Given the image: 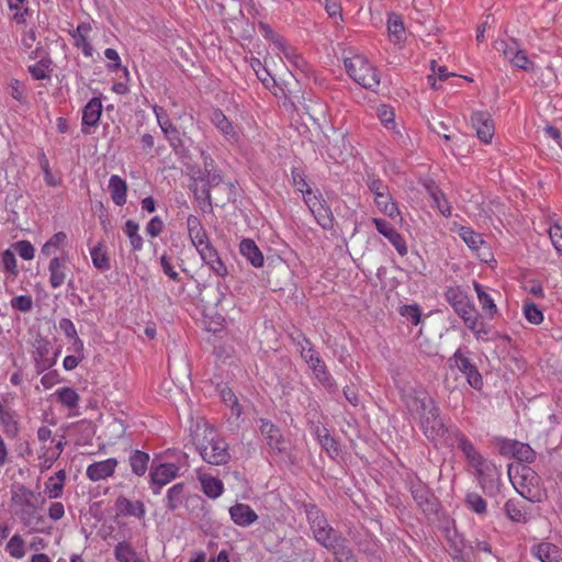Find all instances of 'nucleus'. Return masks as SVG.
I'll use <instances>...</instances> for the list:
<instances>
[{"label":"nucleus","mask_w":562,"mask_h":562,"mask_svg":"<svg viewBox=\"0 0 562 562\" xmlns=\"http://www.w3.org/2000/svg\"><path fill=\"white\" fill-rule=\"evenodd\" d=\"M524 314L526 319L533 325H539L543 321L542 311L532 302L524 304Z\"/></svg>","instance_id":"5fc2aeb1"},{"label":"nucleus","mask_w":562,"mask_h":562,"mask_svg":"<svg viewBox=\"0 0 562 562\" xmlns=\"http://www.w3.org/2000/svg\"><path fill=\"white\" fill-rule=\"evenodd\" d=\"M102 113V102L99 98H92L82 110V132L89 134L90 132L85 126H97Z\"/></svg>","instance_id":"a878e982"},{"label":"nucleus","mask_w":562,"mask_h":562,"mask_svg":"<svg viewBox=\"0 0 562 562\" xmlns=\"http://www.w3.org/2000/svg\"><path fill=\"white\" fill-rule=\"evenodd\" d=\"M411 493L415 503L423 510V513L429 515L437 512V498L434 496L430 488L423 482H413L411 485Z\"/></svg>","instance_id":"4468645a"},{"label":"nucleus","mask_w":562,"mask_h":562,"mask_svg":"<svg viewBox=\"0 0 562 562\" xmlns=\"http://www.w3.org/2000/svg\"><path fill=\"white\" fill-rule=\"evenodd\" d=\"M11 306L21 312H30L33 307V300L30 295H19L11 300Z\"/></svg>","instance_id":"338daca9"},{"label":"nucleus","mask_w":562,"mask_h":562,"mask_svg":"<svg viewBox=\"0 0 562 562\" xmlns=\"http://www.w3.org/2000/svg\"><path fill=\"white\" fill-rule=\"evenodd\" d=\"M378 117L386 128H393L395 126L393 109L386 104H382L378 108Z\"/></svg>","instance_id":"e2e57ef3"},{"label":"nucleus","mask_w":562,"mask_h":562,"mask_svg":"<svg viewBox=\"0 0 562 562\" xmlns=\"http://www.w3.org/2000/svg\"><path fill=\"white\" fill-rule=\"evenodd\" d=\"M52 65L53 61L48 56H42L37 63L30 65L27 70L34 80L49 79L53 71Z\"/></svg>","instance_id":"c9c22d12"},{"label":"nucleus","mask_w":562,"mask_h":562,"mask_svg":"<svg viewBox=\"0 0 562 562\" xmlns=\"http://www.w3.org/2000/svg\"><path fill=\"white\" fill-rule=\"evenodd\" d=\"M202 261L210 267V269L218 277L225 278L228 274L226 265L220 258L218 252L215 248L206 251L200 256Z\"/></svg>","instance_id":"72a5a7b5"},{"label":"nucleus","mask_w":562,"mask_h":562,"mask_svg":"<svg viewBox=\"0 0 562 562\" xmlns=\"http://www.w3.org/2000/svg\"><path fill=\"white\" fill-rule=\"evenodd\" d=\"M321 446L331 457L338 456L339 449L337 441L328 434L327 429H317L316 431Z\"/></svg>","instance_id":"3c124183"},{"label":"nucleus","mask_w":562,"mask_h":562,"mask_svg":"<svg viewBox=\"0 0 562 562\" xmlns=\"http://www.w3.org/2000/svg\"><path fill=\"white\" fill-rule=\"evenodd\" d=\"M1 263L4 271L9 272L12 277L19 273L16 266V258L12 250L5 249L1 255Z\"/></svg>","instance_id":"6e6d98bb"},{"label":"nucleus","mask_w":562,"mask_h":562,"mask_svg":"<svg viewBox=\"0 0 562 562\" xmlns=\"http://www.w3.org/2000/svg\"><path fill=\"white\" fill-rule=\"evenodd\" d=\"M512 65L525 71H532L535 64L528 58L524 49L516 52L512 57Z\"/></svg>","instance_id":"bf43d9fd"},{"label":"nucleus","mask_w":562,"mask_h":562,"mask_svg":"<svg viewBox=\"0 0 562 562\" xmlns=\"http://www.w3.org/2000/svg\"><path fill=\"white\" fill-rule=\"evenodd\" d=\"M13 247L24 260H32L34 258L35 249L29 240L16 241Z\"/></svg>","instance_id":"69168bd1"},{"label":"nucleus","mask_w":562,"mask_h":562,"mask_svg":"<svg viewBox=\"0 0 562 562\" xmlns=\"http://www.w3.org/2000/svg\"><path fill=\"white\" fill-rule=\"evenodd\" d=\"M187 227L190 240L200 256L214 248L209 239L205 228L203 227L198 216L189 215L187 217Z\"/></svg>","instance_id":"f8f14e48"},{"label":"nucleus","mask_w":562,"mask_h":562,"mask_svg":"<svg viewBox=\"0 0 562 562\" xmlns=\"http://www.w3.org/2000/svg\"><path fill=\"white\" fill-rule=\"evenodd\" d=\"M451 436L454 438L458 449L461 450L470 467L477 465L480 461L485 459L459 429H452Z\"/></svg>","instance_id":"412c9836"},{"label":"nucleus","mask_w":562,"mask_h":562,"mask_svg":"<svg viewBox=\"0 0 562 562\" xmlns=\"http://www.w3.org/2000/svg\"><path fill=\"white\" fill-rule=\"evenodd\" d=\"M45 502L41 493H35L23 484L13 486L11 491V506L14 516L21 525L29 529V533L52 535L53 526L42 513Z\"/></svg>","instance_id":"f257e3e1"},{"label":"nucleus","mask_w":562,"mask_h":562,"mask_svg":"<svg viewBox=\"0 0 562 562\" xmlns=\"http://www.w3.org/2000/svg\"><path fill=\"white\" fill-rule=\"evenodd\" d=\"M303 360L310 367L313 372L314 378L328 391L335 392L337 390V384L328 371L326 363L319 357L316 350H305L303 353Z\"/></svg>","instance_id":"6e6552de"},{"label":"nucleus","mask_w":562,"mask_h":562,"mask_svg":"<svg viewBox=\"0 0 562 562\" xmlns=\"http://www.w3.org/2000/svg\"><path fill=\"white\" fill-rule=\"evenodd\" d=\"M305 514L307 521L311 526L313 535L318 531V529L328 525L327 518L324 516L323 512L315 504H306L304 505Z\"/></svg>","instance_id":"f704fd0d"},{"label":"nucleus","mask_w":562,"mask_h":562,"mask_svg":"<svg viewBox=\"0 0 562 562\" xmlns=\"http://www.w3.org/2000/svg\"><path fill=\"white\" fill-rule=\"evenodd\" d=\"M91 31V25L89 23H80L76 30H74L70 35L74 38V45L77 48L82 50V54L86 57H91L93 55V47L88 41V35Z\"/></svg>","instance_id":"c85d7f7f"},{"label":"nucleus","mask_w":562,"mask_h":562,"mask_svg":"<svg viewBox=\"0 0 562 562\" xmlns=\"http://www.w3.org/2000/svg\"><path fill=\"white\" fill-rule=\"evenodd\" d=\"M349 77L361 87L374 90L380 85L378 70L360 54H353L344 58Z\"/></svg>","instance_id":"39448f33"},{"label":"nucleus","mask_w":562,"mask_h":562,"mask_svg":"<svg viewBox=\"0 0 562 562\" xmlns=\"http://www.w3.org/2000/svg\"><path fill=\"white\" fill-rule=\"evenodd\" d=\"M221 395H222L224 403L226 405L231 406L232 413L236 417H239L241 414V406L239 405L235 393L231 389L226 387V389L222 390Z\"/></svg>","instance_id":"4d7b16f0"},{"label":"nucleus","mask_w":562,"mask_h":562,"mask_svg":"<svg viewBox=\"0 0 562 562\" xmlns=\"http://www.w3.org/2000/svg\"><path fill=\"white\" fill-rule=\"evenodd\" d=\"M504 513L513 522L526 524L528 521V507L519 499H508L504 505Z\"/></svg>","instance_id":"c756f323"},{"label":"nucleus","mask_w":562,"mask_h":562,"mask_svg":"<svg viewBox=\"0 0 562 562\" xmlns=\"http://www.w3.org/2000/svg\"><path fill=\"white\" fill-rule=\"evenodd\" d=\"M149 462V454L140 451L134 450L130 456V465L132 472L138 476H142L146 473Z\"/></svg>","instance_id":"a19ab883"},{"label":"nucleus","mask_w":562,"mask_h":562,"mask_svg":"<svg viewBox=\"0 0 562 562\" xmlns=\"http://www.w3.org/2000/svg\"><path fill=\"white\" fill-rule=\"evenodd\" d=\"M9 87L10 94L14 100L19 101L20 103L26 102L25 88L21 81L18 79H12Z\"/></svg>","instance_id":"774afa93"},{"label":"nucleus","mask_w":562,"mask_h":562,"mask_svg":"<svg viewBox=\"0 0 562 562\" xmlns=\"http://www.w3.org/2000/svg\"><path fill=\"white\" fill-rule=\"evenodd\" d=\"M366 183L374 196L389 192V187L375 176H368Z\"/></svg>","instance_id":"0e129e2a"},{"label":"nucleus","mask_w":562,"mask_h":562,"mask_svg":"<svg viewBox=\"0 0 562 562\" xmlns=\"http://www.w3.org/2000/svg\"><path fill=\"white\" fill-rule=\"evenodd\" d=\"M0 423L3 426V430L8 437H16V435L19 434V423L14 412L10 409H4L0 405Z\"/></svg>","instance_id":"e433bc0d"},{"label":"nucleus","mask_w":562,"mask_h":562,"mask_svg":"<svg viewBox=\"0 0 562 562\" xmlns=\"http://www.w3.org/2000/svg\"><path fill=\"white\" fill-rule=\"evenodd\" d=\"M154 113L156 115L158 125L160 126L162 133L166 138L170 142L171 146H176V142H179V131L177 127L170 122L167 113L161 106H154Z\"/></svg>","instance_id":"cd10ccee"},{"label":"nucleus","mask_w":562,"mask_h":562,"mask_svg":"<svg viewBox=\"0 0 562 562\" xmlns=\"http://www.w3.org/2000/svg\"><path fill=\"white\" fill-rule=\"evenodd\" d=\"M471 123L479 139L485 144H490L495 134L492 116L487 112L476 111L471 115Z\"/></svg>","instance_id":"2eb2a0df"},{"label":"nucleus","mask_w":562,"mask_h":562,"mask_svg":"<svg viewBox=\"0 0 562 562\" xmlns=\"http://www.w3.org/2000/svg\"><path fill=\"white\" fill-rule=\"evenodd\" d=\"M66 479L67 474L65 470H59L47 479L44 491L48 498L58 499L63 496Z\"/></svg>","instance_id":"7c9ffc66"},{"label":"nucleus","mask_w":562,"mask_h":562,"mask_svg":"<svg viewBox=\"0 0 562 562\" xmlns=\"http://www.w3.org/2000/svg\"><path fill=\"white\" fill-rule=\"evenodd\" d=\"M117 516L143 518L146 509L140 501H131L124 496H120L115 501Z\"/></svg>","instance_id":"b1692460"},{"label":"nucleus","mask_w":562,"mask_h":562,"mask_svg":"<svg viewBox=\"0 0 562 562\" xmlns=\"http://www.w3.org/2000/svg\"><path fill=\"white\" fill-rule=\"evenodd\" d=\"M530 553L540 562H562V549L549 541L532 544Z\"/></svg>","instance_id":"6ab92c4d"},{"label":"nucleus","mask_w":562,"mask_h":562,"mask_svg":"<svg viewBox=\"0 0 562 562\" xmlns=\"http://www.w3.org/2000/svg\"><path fill=\"white\" fill-rule=\"evenodd\" d=\"M459 236L473 251H480L481 248L485 245V241L482 238L481 234L474 232L469 226H461L459 228Z\"/></svg>","instance_id":"4c0bfd02"},{"label":"nucleus","mask_w":562,"mask_h":562,"mask_svg":"<svg viewBox=\"0 0 562 562\" xmlns=\"http://www.w3.org/2000/svg\"><path fill=\"white\" fill-rule=\"evenodd\" d=\"M32 347V357L37 373H43L56 363L58 352L49 357L52 347L46 338L42 336L36 337Z\"/></svg>","instance_id":"9b49d317"},{"label":"nucleus","mask_w":562,"mask_h":562,"mask_svg":"<svg viewBox=\"0 0 562 562\" xmlns=\"http://www.w3.org/2000/svg\"><path fill=\"white\" fill-rule=\"evenodd\" d=\"M228 512L231 519L239 527H248L258 519L256 512L247 504L236 503Z\"/></svg>","instance_id":"5701e85b"},{"label":"nucleus","mask_w":562,"mask_h":562,"mask_svg":"<svg viewBox=\"0 0 562 562\" xmlns=\"http://www.w3.org/2000/svg\"><path fill=\"white\" fill-rule=\"evenodd\" d=\"M27 0H8V5L11 11H14L13 20L18 24H25L26 16L30 14V10L27 7H24V3Z\"/></svg>","instance_id":"864d4df0"},{"label":"nucleus","mask_w":562,"mask_h":562,"mask_svg":"<svg viewBox=\"0 0 562 562\" xmlns=\"http://www.w3.org/2000/svg\"><path fill=\"white\" fill-rule=\"evenodd\" d=\"M474 290L476 292L477 300L483 312L488 317L493 318L498 312L497 306L494 303V300L487 292L484 291L483 286L477 282H474Z\"/></svg>","instance_id":"58836bf2"},{"label":"nucleus","mask_w":562,"mask_h":562,"mask_svg":"<svg viewBox=\"0 0 562 562\" xmlns=\"http://www.w3.org/2000/svg\"><path fill=\"white\" fill-rule=\"evenodd\" d=\"M443 296L473 335L485 339L488 330L467 291L460 285H451L445 290Z\"/></svg>","instance_id":"20e7f679"},{"label":"nucleus","mask_w":562,"mask_h":562,"mask_svg":"<svg viewBox=\"0 0 562 562\" xmlns=\"http://www.w3.org/2000/svg\"><path fill=\"white\" fill-rule=\"evenodd\" d=\"M501 453L528 463L533 462L536 459V452L529 445L510 439H504L502 441Z\"/></svg>","instance_id":"f3484780"},{"label":"nucleus","mask_w":562,"mask_h":562,"mask_svg":"<svg viewBox=\"0 0 562 562\" xmlns=\"http://www.w3.org/2000/svg\"><path fill=\"white\" fill-rule=\"evenodd\" d=\"M330 552L334 554L337 562H357V558L346 538L336 544Z\"/></svg>","instance_id":"de8ad7c7"},{"label":"nucleus","mask_w":562,"mask_h":562,"mask_svg":"<svg viewBox=\"0 0 562 562\" xmlns=\"http://www.w3.org/2000/svg\"><path fill=\"white\" fill-rule=\"evenodd\" d=\"M456 364L458 369L467 376L468 383L475 390H480L483 385L482 375L471 360L462 356L459 351L454 353Z\"/></svg>","instance_id":"4be33fe9"},{"label":"nucleus","mask_w":562,"mask_h":562,"mask_svg":"<svg viewBox=\"0 0 562 562\" xmlns=\"http://www.w3.org/2000/svg\"><path fill=\"white\" fill-rule=\"evenodd\" d=\"M400 314L415 326L418 325L420 322L422 312L419 306L416 304L401 306Z\"/></svg>","instance_id":"052dcab7"},{"label":"nucleus","mask_w":562,"mask_h":562,"mask_svg":"<svg viewBox=\"0 0 562 562\" xmlns=\"http://www.w3.org/2000/svg\"><path fill=\"white\" fill-rule=\"evenodd\" d=\"M67 262L65 259L54 257L48 263L49 284L53 289L60 288L67 278Z\"/></svg>","instance_id":"bb28decb"},{"label":"nucleus","mask_w":562,"mask_h":562,"mask_svg":"<svg viewBox=\"0 0 562 562\" xmlns=\"http://www.w3.org/2000/svg\"><path fill=\"white\" fill-rule=\"evenodd\" d=\"M114 555L119 562H143L140 555L126 541L119 542L115 546Z\"/></svg>","instance_id":"ea45409f"},{"label":"nucleus","mask_w":562,"mask_h":562,"mask_svg":"<svg viewBox=\"0 0 562 562\" xmlns=\"http://www.w3.org/2000/svg\"><path fill=\"white\" fill-rule=\"evenodd\" d=\"M93 266L101 271H106L111 268L110 258L102 243H99L90 250Z\"/></svg>","instance_id":"37998d69"},{"label":"nucleus","mask_w":562,"mask_h":562,"mask_svg":"<svg viewBox=\"0 0 562 562\" xmlns=\"http://www.w3.org/2000/svg\"><path fill=\"white\" fill-rule=\"evenodd\" d=\"M139 226L136 222L127 220L124 226V233L128 236L131 246L134 250H140L143 247V238L138 234Z\"/></svg>","instance_id":"603ef678"},{"label":"nucleus","mask_w":562,"mask_h":562,"mask_svg":"<svg viewBox=\"0 0 562 562\" xmlns=\"http://www.w3.org/2000/svg\"><path fill=\"white\" fill-rule=\"evenodd\" d=\"M210 121L227 143L232 145H238L240 143L241 128L229 121L222 110L213 109L210 113Z\"/></svg>","instance_id":"9d476101"},{"label":"nucleus","mask_w":562,"mask_h":562,"mask_svg":"<svg viewBox=\"0 0 562 562\" xmlns=\"http://www.w3.org/2000/svg\"><path fill=\"white\" fill-rule=\"evenodd\" d=\"M464 504L468 509L476 515H485L487 513L486 501L476 492H469L465 495Z\"/></svg>","instance_id":"a18cd8bd"},{"label":"nucleus","mask_w":562,"mask_h":562,"mask_svg":"<svg viewBox=\"0 0 562 562\" xmlns=\"http://www.w3.org/2000/svg\"><path fill=\"white\" fill-rule=\"evenodd\" d=\"M179 467L175 463H160L157 467H151L150 470V486L154 494H159L160 490L177 477Z\"/></svg>","instance_id":"ddd939ff"},{"label":"nucleus","mask_w":562,"mask_h":562,"mask_svg":"<svg viewBox=\"0 0 562 562\" xmlns=\"http://www.w3.org/2000/svg\"><path fill=\"white\" fill-rule=\"evenodd\" d=\"M239 252L254 268L263 267V263H265L263 255L252 239H250V238L241 239V241L239 244Z\"/></svg>","instance_id":"393cba45"},{"label":"nucleus","mask_w":562,"mask_h":562,"mask_svg":"<svg viewBox=\"0 0 562 562\" xmlns=\"http://www.w3.org/2000/svg\"><path fill=\"white\" fill-rule=\"evenodd\" d=\"M183 490H184L183 483H178V484H175L173 486H171L167 491L166 507L169 510H175L180 506V504L182 503V498H183Z\"/></svg>","instance_id":"8fccbe9b"},{"label":"nucleus","mask_w":562,"mask_h":562,"mask_svg":"<svg viewBox=\"0 0 562 562\" xmlns=\"http://www.w3.org/2000/svg\"><path fill=\"white\" fill-rule=\"evenodd\" d=\"M376 231L383 235L396 249L400 256L407 254V245L403 236L394 228L392 224L383 218H372Z\"/></svg>","instance_id":"dca6fc26"},{"label":"nucleus","mask_w":562,"mask_h":562,"mask_svg":"<svg viewBox=\"0 0 562 562\" xmlns=\"http://www.w3.org/2000/svg\"><path fill=\"white\" fill-rule=\"evenodd\" d=\"M508 473L517 493L529 502L540 501V492L537 488L539 477L531 468L521 465L514 476H512L510 471Z\"/></svg>","instance_id":"0eeeda50"},{"label":"nucleus","mask_w":562,"mask_h":562,"mask_svg":"<svg viewBox=\"0 0 562 562\" xmlns=\"http://www.w3.org/2000/svg\"><path fill=\"white\" fill-rule=\"evenodd\" d=\"M109 191L113 202L117 206H122L126 203L127 184L120 176L113 175L110 177Z\"/></svg>","instance_id":"2f4dec72"},{"label":"nucleus","mask_w":562,"mask_h":562,"mask_svg":"<svg viewBox=\"0 0 562 562\" xmlns=\"http://www.w3.org/2000/svg\"><path fill=\"white\" fill-rule=\"evenodd\" d=\"M55 396L57 397L58 402L64 405L65 407L72 409L78 406L79 403V395L78 393L71 389V387H60L55 392Z\"/></svg>","instance_id":"49530a36"},{"label":"nucleus","mask_w":562,"mask_h":562,"mask_svg":"<svg viewBox=\"0 0 562 562\" xmlns=\"http://www.w3.org/2000/svg\"><path fill=\"white\" fill-rule=\"evenodd\" d=\"M117 463L119 462L115 458H109L103 461L94 462L88 465L86 475L93 482L106 480L114 474Z\"/></svg>","instance_id":"aec40b11"},{"label":"nucleus","mask_w":562,"mask_h":562,"mask_svg":"<svg viewBox=\"0 0 562 562\" xmlns=\"http://www.w3.org/2000/svg\"><path fill=\"white\" fill-rule=\"evenodd\" d=\"M260 432L271 450L282 453L285 450V440L280 429L269 420L261 419Z\"/></svg>","instance_id":"a211bd4d"},{"label":"nucleus","mask_w":562,"mask_h":562,"mask_svg":"<svg viewBox=\"0 0 562 562\" xmlns=\"http://www.w3.org/2000/svg\"><path fill=\"white\" fill-rule=\"evenodd\" d=\"M481 490L488 496H495L501 490L502 472L496 464L487 459H483L477 465L472 467Z\"/></svg>","instance_id":"423d86ee"},{"label":"nucleus","mask_w":562,"mask_h":562,"mask_svg":"<svg viewBox=\"0 0 562 562\" xmlns=\"http://www.w3.org/2000/svg\"><path fill=\"white\" fill-rule=\"evenodd\" d=\"M405 404L409 413L418 418L424 435L430 440L442 438L448 429L446 428L439 407L424 390H413L405 395Z\"/></svg>","instance_id":"f03ea898"},{"label":"nucleus","mask_w":562,"mask_h":562,"mask_svg":"<svg viewBox=\"0 0 562 562\" xmlns=\"http://www.w3.org/2000/svg\"><path fill=\"white\" fill-rule=\"evenodd\" d=\"M40 166L44 172V180L49 187H57L59 184V180L52 173L49 161L44 153L40 155Z\"/></svg>","instance_id":"13d9d810"},{"label":"nucleus","mask_w":562,"mask_h":562,"mask_svg":"<svg viewBox=\"0 0 562 562\" xmlns=\"http://www.w3.org/2000/svg\"><path fill=\"white\" fill-rule=\"evenodd\" d=\"M304 201L308 206L311 213L314 215L316 222L327 231L334 228V215L330 207L326 204L325 200L321 196L313 194L312 190L306 191Z\"/></svg>","instance_id":"1a4fd4ad"},{"label":"nucleus","mask_w":562,"mask_h":562,"mask_svg":"<svg viewBox=\"0 0 562 562\" xmlns=\"http://www.w3.org/2000/svg\"><path fill=\"white\" fill-rule=\"evenodd\" d=\"M5 552L13 559H22L26 554L25 541L19 533L13 535L5 544Z\"/></svg>","instance_id":"c03bdc74"},{"label":"nucleus","mask_w":562,"mask_h":562,"mask_svg":"<svg viewBox=\"0 0 562 562\" xmlns=\"http://www.w3.org/2000/svg\"><path fill=\"white\" fill-rule=\"evenodd\" d=\"M191 439L199 454L209 464L228 463L231 454L228 443L207 424H196L191 430Z\"/></svg>","instance_id":"7ed1b4c3"},{"label":"nucleus","mask_w":562,"mask_h":562,"mask_svg":"<svg viewBox=\"0 0 562 562\" xmlns=\"http://www.w3.org/2000/svg\"><path fill=\"white\" fill-rule=\"evenodd\" d=\"M387 32L392 41L401 42L405 36L404 23L400 15L391 14L387 20Z\"/></svg>","instance_id":"09e8293b"},{"label":"nucleus","mask_w":562,"mask_h":562,"mask_svg":"<svg viewBox=\"0 0 562 562\" xmlns=\"http://www.w3.org/2000/svg\"><path fill=\"white\" fill-rule=\"evenodd\" d=\"M58 453L50 452L47 447L42 448V453L40 454V471L43 473L49 470L54 462L58 459Z\"/></svg>","instance_id":"680f3d73"},{"label":"nucleus","mask_w":562,"mask_h":562,"mask_svg":"<svg viewBox=\"0 0 562 562\" xmlns=\"http://www.w3.org/2000/svg\"><path fill=\"white\" fill-rule=\"evenodd\" d=\"M374 202L378 209L389 217L394 218L400 215V211L395 202L393 201L390 191L374 196Z\"/></svg>","instance_id":"79ce46f5"},{"label":"nucleus","mask_w":562,"mask_h":562,"mask_svg":"<svg viewBox=\"0 0 562 562\" xmlns=\"http://www.w3.org/2000/svg\"><path fill=\"white\" fill-rule=\"evenodd\" d=\"M199 481L202 486L203 493L210 498H217L224 492L223 482L212 475L201 474Z\"/></svg>","instance_id":"473e14b6"}]
</instances>
